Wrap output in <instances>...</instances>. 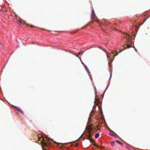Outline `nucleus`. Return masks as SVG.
I'll use <instances>...</instances> for the list:
<instances>
[{
	"label": "nucleus",
	"instance_id": "nucleus-1",
	"mask_svg": "<svg viewBox=\"0 0 150 150\" xmlns=\"http://www.w3.org/2000/svg\"><path fill=\"white\" fill-rule=\"evenodd\" d=\"M126 34L127 35V37L125 39V45H127V48H129L130 47V45H128V42H126V40H130V39L129 38V35H128V34L127 33ZM126 48H127V47H125V49H126Z\"/></svg>",
	"mask_w": 150,
	"mask_h": 150
},
{
	"label": "nucleus",
	"instance_id": "nucleus-2",
	"mask_svg": "<svg viewBox=\"0 0 150 150\" xmlns=\"http://www.w3.org/2000/svg\"><path fill=\"white\" fill-rule=\"evenodd\" d=\"M91 19L92 20H94L96 17V15L94 12V10L93 9L91 11Z\"/></svg>",
	"mask_w": 150,
	"mask_h": 150
},
{
	"label": "nucleus",
	"instance_id": "nucleus-3",
	"mask_svg": "<svg viewBox=\"0 0 150 150\" xmlns=\"http://www.w3.org/2000/svg\"><path fill=\"white\" fill-rule=\"evenodd\" d=\"M13 106L14 107V108L16 109H17L18 111H19L21 112L23 114L24 112L19 107L17 106H15L14 105H13Z\"/></svg>",
	"mask_w": 150,
	"mask_h": 150
},
{
	"label": "nucleus",
	"instance_id": "nucleus-4",
	"mask_svg": "<svg viewBox=\"0 0 150 150\" xmlns=\"http://www.w3.org/2000/svg\"><path fill=\"white\" fill-rule=\"evenodd\" d=\"M84 67L86 71L87 72L88 74L90 76L91 79V76L90 75V72L89 71V70L88 68V67H87V66L86 65H84Z\"/></svg>",
	"mask_w": 150,
	"mask_h": 150
},
{
	"label": "nucleus",
	"instance_id": "nucleus-5",
	"mask_svg": "<svg viewBox=\"0 0 150 150\" xmlns=\"http://www.w3.org/2000/svg\"><path fill=\"white\" fill-rule=\"evenodd\" d=\"M94 113V111L93 109L92 110V111L91 112L90 114V116L88 118V121H91V117L93 115V114Z\"/></svg>",
	"mask_w": 150,
	"mask_h": 150
},
{
	"label": "nucleus",
	"instance_id": "nucleus-6",
	"mask_svg": "<svg viewBox=\"0 0 150 150\" xmlns=\"http://www.w3.org/2000/svg\"><path fill=\"white\" fill-rule=\"evenodd\" d=\"M99 101L98 99L96 98V97H95V100L94 102V103L95 104H96V105H98V101Z\"/></svg>",
	"mask_w": 150,
	"mask_h": 150
},
{
	"label": "nucleus",
	"instance_id": "nucleus-7",
	"mask_svg": "<svg viewBox=\"0 0 150 150\" xmlns=\"http://www.w3.org/2000/svg\"><path fill=\"white\" fill-rule=\"evenodd\" d=\"M115 144V142L114 141H112L110 142V144L112 146L114 145Z\"/></svg>",
	"mask_w": 150,
	"mask_h": 150
},
{
	"label": "nucleus",
	"instance_id": "nucleus-8",
	"mask_svg": "<svg viewBox=\"0 0 150 150\" xmlns=\"http://www.w3.org/2000/svg\"><path fill=\"white\" fill-rule=\"evenodd\" d=\"M42 144L44 145V146H47V143L45 141V142H42Z\"/></svg>",
	"mask_w": 150,
	"mask_h": 150
},
{
	"label": "nucleus",
	"instance_id": "nucleus-9",
	"mask_svg": "<svg viewBox=\"0 0 150 150\" xmlns=\"http://www.w3.org/2000/svg\"><path fill=\"white\" fill-rule=\"evenodd\" d=\"M116 142L117 143L119 144H120V145H123L120 142V141H119L118 140H116Z\"/></svg>",
	"mask_w": 150,
	"mask_h": 150
},
{
	"label": "nucleus",
	"instance_id": "nucleus-10",
	"mask_svg": "<svg viewBox=\"0 0 150 150\" xmlns=\"http://www.w3.org/2000/svg\"><path fill=\"white\" fill-rule=\"evenodd\" d=\"M99 135V133H96L95 135V137L96 138H98Z\"/></svg>",
	"mask_w": 150,
	"mask_h": 150
},
{
	"label": "nucleus",
	"instance_id": "nucleus-11",
	"mask_svg": "<svg viewBox=\"0 0 150 150\" xmlns=\"http://www.w3.org/2000/svg\"><path fill=\"white\" fill-rule=\"evenodd\" d=\"M97 129H100V127L98 126L96 127Z\"/></svg>",
	"mask_w": 150,
	"mask_h": 150
},
{
	"label": "nucleus",
	"instance_id": "nucleus-12",
	"mask_svg": "<svg viewBox=\"0 0 150 150\" xmlns=\"http://www.w3.org/2000/svg\"><path fill=\"white\" fill-rule=\"evenodd\" d=\"M94 91H95V94H96V88H94Z\"/></svg>",
	"mask_w": 150,
	"mask_h": 150
},
{
	"label": "nucleus",
	"instance_id": "nucleus-13",
	"mask_svg": "<svg viewBox=\"0 0 150 150\" xmlns=\"http://www.w3.org/2000/svg\"><path fill=\"white\" fill-rule=\"evenodd\" d=\"M116 52L115 54V55L114 54V56H116L118 55V53L117 52Z\"/></svg>",
	"mask_w": 150,
	"mask_h": 150
},
{
	"label": "nucleus",
	"instance_id": "nucleus-14",
	"mask_svg": "<svg viewBox=\"0 0 150 150\" xmlns=\"http://www.w3.org/2000/svg\"><path fill=\"white\" fill-rule=\"evenodd\" d=\"M111 76H112V73H110V79L111 78Z\"/></svg>",
	"mask_w": 150,
	"mask_h": 150
},
{
	"label": "nucleus",
	"instance_id": "nucleus-15",
	"mask_svg": "<svg viewBox=\"0 0 150 150\" xmlns=\"http://www.w3.org/2000/svg\"><path fill=\"white\" fill-rule=\"evenodd\" d=\"M109 86V84H108V85H107V88H106V90H105V91H106V90H107V87H108V86ZM105 91H104V92H105ZM104 93H105V92H104Z\"/></svg>",
	"mask_w": 150,
	"mask_h": 150
},
{
	"label": "nucleus",
	"instance_id": "nucleus-16",
	"mask_svg": "<svg viewBox=\"0 0 150 150\" xmlns=\"http://www.w3.org/2000/svg\"><path fill=\"white\" fill-rule=\"evenodd\" d=\"M124 50V49H122V50H120V51H119V52H121L122 51H123Z\"/></svg>",
	"mask_w": 150,
	"mask_h": 150
},
{
	"label": "nucleus",
	"instance_id": "nucleus-17",
	"mask_svg": "<svg viewBox=\"0 0 150 150\" xmlns=\"http://www.w3.org/2000/svg\"><path fill=\"white\" fill-rule=\"evenodd\" d=\"M134 49H135V51H136V52H137V49H136L135 47H134Z\"/></svg>",
	"mask_w": 150,
	"mask_h": 150
},
{
	"label": "nucleus",
	"instance_id": "nucleus-18",
	"mask_svg": "<svg viewBox=\"0 0 150 150\" xmlns=\"http://www.w3.org/2000/svg\"><path fill=\"white\" fill-rule=\"evenodd\" d=\"M95 107H96L95 105H94V106H93V108H95Z\"/></svg>",
	"mask_w": 150,
	"mask_h": 150
},
{
	"label": "nucleus",
	"instance_id": "nucleus-19",
	"mask_svg": "<svg viewBox=\"0 0 150 150\" xmlns=\"http://www.w3.org/2000/svg\"><path fill=\"white\" fill-rule=\"evenodd\" d=\"M19 23L20 24V25H21V21H20L19 22Z\"/></svg>",
	"mask_w": 150,
	"mask_h": 150
},
{
	"label": "nucleus",
	"instance_id": "nucleus-20",
	"mask_svg": "<svg viewBox=\"0 0 150 150\" xmlns=\"http://www.w3.org/2000/svg\"><path fill=\"white\" fill-rule=\"evenodd\" d=\"M81 63H82V64L83 65H84V64L83 63V62H81Z\"/></svg>",
	"mask_w": 150,
	"mask_h": 150
},
{
	"label": "nucleus",
	"instance_id": "nucleus-21",
	"mask_svg": "<svg viewBox=\"0 0 150 150\" xmlns=\"http://www.w3.org/2000/svg\"><path fill=\"white\" fill-rule=\"evenodd\" d=\"M110 134L112 136L113 135V134Z\"/></svg>",
	"mask_w": 150,
	"mask_h": 150
},
{
	"label": "nucleus",
	"instance_id": "nucleus-22",
	"mask_svg": "<svg viewBox=\"0 0 150 150\" xmlns=\"http://www.w3.org/2000/svg\"><path fill=\"white\" fill-rule=\"evenodd\" d=\"M42 150H46L45 149H43Z\"/></svg>",
	"mask_w": 150,
	"mask_h": 150
},
{
	"label": "nucleus",
	"instance_id": "nucleus-23",
	"mask_svg": "<svg viewBox=\"0 0 150 150\" xmlns=\"http://www.w3.org/2000/svg\"><path fill=\"white\" fill-rule=\"evenodd\" d=\"M84 28V27H83V28H82V29H83V28Z\"/></svg>",
	"mask_w": 150,
	"mask_h": 150
},
{
	"label": "nucleus",
	"instance_id": "nucleus-24",
	"mask_svg": "<svg viewBox=\"0 0 150 150\" xmlns=\"http://www.w3.org/2000/svg\"><path fill=\"white\" fill-rule=\"evenodd\" d=\"M107 58H108V56H107Z\"/></svg>",
	"mask_w": 150,
	"mask_h": 150
},
{
	"label": "nucleus",
	"instance_id": "nucleus-25",
	"mask_svg": "<svg viewBox=\"0 0 150 150\" xmlns=\"http://www.w3.org/2000/svg\"><path fill=\"white\" fill-rule=\"evenodd\" d=\"M76 57H78V56L77 55H76Z\"/></svg>",
	"mask_w": 150,
	"mask_h": 150
},
{
	"label": "nucleus",
	"instance_id": "nucleus-26",
	"mask_svg": "<svg viewBox=\"0 0 150 150\" xmlns=\"http://www.w3.org/2000/svg\"><path fill=\"white\" fill-rule=\"evenodd\" d=\"M1 11V10H0V11Z\"/></svg>",
	"mask_w": 150,
	"mask_h": 150
}]
</instances>
